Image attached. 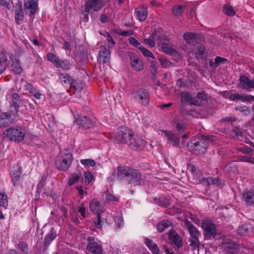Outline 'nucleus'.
I'll return each instance as SVG.
<instances>
[{
    "label": "nucleus",
    "instance_id": "1",
    "mask_svg": "<svg viewBox=\"0 0 254 254\" xmlns=\"http://www.w3.org/2000/svg\"><path fill=\"white\" fill-rule=\"evenodd\" d=\"M118 177L124 178L128 184L135 187L141 185L144 178L142 172L136 169L130 167H118Z\"/></svg>",
    "mask_w": 254,
    "mask_h": 254
},
{
    "label": "nucleus",
    "instance_id": "2",
    "mask_svg": "<svg viewBox=\"0 0 254 254\" xmlns=\"http://www.w3.org/2000/svg\"><path fill=\"white\" fill-rule=\"evenodd\" d=\"M26 132L27 130L25 127L15 126L5 129L3 134L4 137L9 140L15 142H20L24 140Z\"/></svg>",
    "mask_w": 254,
    "mask_h": 254
},
{
    "label": "nucleus",
    "instance_id": "3",
    "mask_svg": "<svg viewBox=\"0 0 254 254\" xmlns=\"http://www.w3.org/2000/svg\"><path fill=\"white\" fill-rule=\"evenodd\" d=\"M187 147L189 151L196 155H199L204 154L206 152L208 144L205 139H202L200 137L189 141L187 143Z\"/></svg>",
    "mask_w": 254,
    "mask_h": 254
},
{
    "label": "nucleus",
    "instance_id": "4",
    "mask_svg": "<svg viewBox=\"0 0 254 254\" xmlns=\"http://www.w3.org/2000/svg\"><path fill=\"white\" fill-rule=\"evenodd\" d=\"M134 132L125 126L121 127L117 133L112 137L113 142L118 144H126L128 145Z\"/></svg>",
    "mask_w": 254,
    "mask_h": 254
},
{
    "label": "nucleus",
    "instance_id": "5",
    "mask_svg": "<svg viewBox=\"0 0 254 254\" xmlns=\"http://www.w3.org/2000/svg\"><path fill=\"white\" fill-rule=\"evenodd\" d=\"M61 159L55 161L56 167L61 171H65L70 167L72 160L73 155L68 149H65L61 152Z\"/></svg>",
    "mask_w": 254,
    "mask_h": 254
},
{
    "label": "nucleus",
    "instance_id": "6",
    "mask_svg": "<svg viewBox=\"0 0 254 254\" xmlns=\"http://www.w3.org/2000/svg\"><path fill=\"white\" fill-rule=\"evenodd\" d=\"M185 226L188 230L190 238L189 239L190 245L193 250L198 248L199 242L198 237L200 233L197 228L188 219L185 221Z\"/></svg>",
    "mask_w": 254,
    "mask_h": 254
},
{
    "label": "nucleus",
    "instance_id": "7",
    "mask_svg": "<svg viewBox=\"0 0 254 254\" xmlns=\"http://www.w3.org/2000/svg\"><path fill=\"white\" fill-rule=\"evenodd\" d=\"M89 208L91 212L97 214V219L93 221L94 223L97 228L102 229V221L100 214L105 211L104 208L101 206L100 202L97 198H93L90 200Z\"/></svg>",
    "mask_w": 254,
    "mask_h": 254
},
{
    "label": "nucleus",
    "instance_id": "8",
    "mask_svg": "<svg viewBox=\"0 0 254 254\" xmlns=\"http://www.w3.org/2000/svg\"><path fill=\"white\" fill-rule=\"evenodd\" d=\"M18 116L16 111L10 110L7 112H2L0 114V127H7L14 123Z\"/></svg>",
    "mask_w": 254,
    "mask_h": 254
},
{
    "label": "nucleus",
    "instance_id": "9",
    "mask_svg": "<svg viewBox=\"0 0 254 254\" xmlns=\"http://www.w3.org/2000/svg\"><path fill=\"white\" fill-rule=\"evenodd\" d=\"M131 95L133 99L142 106H146L149 103V93L145 89L139 88L132 92Z\"/></svg>",
    "mask_w": 254,
    "mask_h": 254
},
{
    "label": "nucleus",
    "instance_id": "10",
    "mask_svg": "<svg viewBox=\"0 0 254 254\" xmlns=\"http://www.w3.org/2000/svg\"><path fill=\"white\" fill-rule=\"evenodd\" d=\"M202 227L204 230V237L208 239H214L217 234L215 225L211 220H206L202 223Z\"/></svg>",
    "mask_w": 254,
    "mask_h": 254
},
{
    "label": "nucleus",
    "instance_id": "11",
    "mask_svg": "<svg viewBox=\"0 0 254 254\" xmlns=\"http://www.w3.org/2000/svg\"><path fill=\"white\" fill-rule=\"evenodd\" d=\"M75 123L78 125L79 127L84 130L93 128L95 126V122L88 116L81 115H77Z\"/></svg>",
    "mask_w": 254,
    "mask_h": 254
},
{
    "label": "nucleus",
    "instance_id": "12",
    "mask_svg": "<svg viewBox=\"0 0 254 254\" xmlns=\"http://www.w3.org/2000/svg\"><path fill=\"white\" fill-rule=\"evenodd\" d=\"M87 250L91 254H102V246L97 243L93 237H88L87 238Z\"/></svg>",
    "mask_w": 254,
    "mask_h": 254
},
{
    "label": "nucleus",
    "instance_id": "13",
    "mask_svg": "<svg viewBox=\"0 0 254 254\" xmlns=\"http://www.w3.org/2000/svg\"><path fill=\"white\" fill-rule=\"evenodd\" d=\"M238 87L247 91H251L252 89H254V79H250L248 76L241 75Z\"/></svg>",
    "mask_w": 254,
    "mask_h": 254
},
{
    "label": "nucleus",
    "instance_id": "14",
    "mask_svg": "<svg viewBox=\"0 0 254 254\" xmlns=\"http://www.w3.org/2000/svg\"><path fill=\"white\" fill-rule=\"evenodd\" d=\"M145 144L146 142L144 139L134 133L130 139L128 146L132 150H138L142 149L145 147Z\"/></svg>",
    "mask_w": 254,
    "mask_h": 254
},
{
    "label": "nucleus",
    "instance_id": "15",
    "mask_svg": "<svg viewBox=\"0 0 254 254\" xmlns=\"http://www.w3.org/2000/svg\"><path fill=\"white\" fill-rule=\"evenodd\" d=\"M168 238L169 243L176 251L183 246V239L176 232H170Z\"/></svg>",
    "mask_w": 254,
    "mask_h": 254
},
{
    "label": "nucleus",
    "instance_id": "16",
    "mask_svg": "<svg viewBox=\"0 0 254 254\" xmlns=\"http://www.w3.org/2000/svg\"><path fill=\"white\" fill-rule=\"evenodd\" d=\"M39 0H24L25 10H29V15L34 16L36 10L38 9Z\"/></svg>",
    "mask_w": 254,
    "mask_h": 254
},
{
    "label": "nucleus",
    "instance_id": "17",
    "mask_svg": "<svg viewBox=\"0 0 254 254\" xmlns=\"http://www.w3.org/2000/svg\"><path fill=\"white\" fill-rule=\"evenodd\" d=\"M104 3L102 0H88L84 4V7L93 12L100 10L104 6Z\"/></svg>",
    "mask_w": 254,
    "mask_h": 254
},
{
    "label": "nucleus",
    "instance_id": "18",
    "mask_svg": "<svg viewBox=\"0 0 254 254\" xmlns=\"http://www.w3.org/2000/svg\"><path fill=\"white\" fill-rule=\"evenodd\" d=\"M162 132L164 133V136L166 138L168 143L171 144L174 147H179L180 146V138L177 135L172 131L162 130Z\"/></svg>",
    "mask_w": 254,
    "mask_h": 254
},
{
    "label": "nucleus",
    "instance_id": "19",
    "mask_svg": "<svg viewBox=\"0 0 254 254\" xmlns=\"http://www.w3.org/2000/svg\"><path fill=\"white\" fill-rule=\"evenodd\" d=\"M130 65L132 68L137 71H140L143 69L144 64L143 62L134 54L129 55Z\"/></svg>",
    "mask_w": 254,
    "mask_h": 254
},
{
    "label": "nucleus",
    "instance_id": "20",
    "mask_svg": "<svg viewBox=\"0 0 254 254\" xmlns=\"http://www.w3.org/2000/svg\"><path fill=\"white\" fill-rule=\"evenodd\" d=\"M110 59V51L106 46H102L97 58L100 64H105L109 62Z\"/></svg>",
    "mask_w": 254,
    "mask_h": 254
},
{
    "label": "nucleus",
    "instance_id": "21",
    "mask_svg": "<svg viewBox=\"0 0 254 254\" xmlns=\"http://www.w3.org/2000/svg\"><path fill=\"white\" fill-rule=\"evenodd\" d=\"M200 35L198 33L186 32L183 35L184 39L186 42L191 46H195L200 38Z\"/></svg>",
    "mask_w": 254,
    "mask_h": 254
},
{
    "label": "nucleus",
    "instance_id": "22",
    "mask_svg": "<svg viewBox=\"0 0 254 254\" xmlns=\"http://www.w3.org/2000/svg\"><path fill=\"white\" fill-rule=\"evenodd\" d=\"M135 13L137 19L140 21H144L146 19L148 15L147 7L142 5L135 9Z\"/></svg>",
    "mask_w": 254,
    "mask_h": 254
},
{
    "label": "nucleus",
    "instance_id": "23",
    "mask_svg": "<svg viewBox=\"0 0 254 254\" xmlns=\"http://www.w3.org/2000/svg\"><path fill=\"white\" fill-rule=\"evenodd\" d=\"M56 231L54 228H52L51 229L50 232L46 235L44 238L43 247V249L44 251H46L47 250L50 244L56 238Z\"/></svg>",
    "mask_w": 254,
    "mask_h": 254
},
{
    "label": "nucleus",
    "instance_id": "24",
    "mask_svg": "<svg viewBox=\"0 0 254 254\" xmlns=\"http://www.w3.org/2000/svg\"><path fill=\"white\" fill-rule=\"evenodd\" d=\"M196 98L201 101L199 102L197 101L196 98L190 97L188 98V101L191 105L201 106L202 104L201 101L207 100V95L204 92H198L197 94Z\"/></svg>",
    "mask_w": 254,
    "mask_h": 254
},
{
    "label": "nucleus",
    "instance_id": "25",
    "mask_svg": "<svg viewBox=\"0 0 254 254\" xmlns=\"http://www.w3.org/2000/svg\"><path fill=\"white\" fill-rule=\"evenodd\" d=\"M172 126L176 129V130L181 133H183L186 127L183 120H181L178 117H174L172 121Z\"/></svg>",
    "mask_w": 254,
    "mask_h": 254
},
{
    "label": "nucleus",
    "instance_id": "26",
    "mask_svg": "<svg viewBox=\"0 0 254 254\" xmlns=\"http://www.w3.org/2000/svg\"><path fill=\"white\" fill-rule=\"evenodd\" d=\"M243 198L245 203L249 205L254 204V189L247 190L244 192Z\"/></svg>",
    "mask_w": 254,
    "mask_h": 254
},
{
    "label": "nucleus",
    "instance_id": "27",
    "mask_svg": "<svg viewBox=\"0 0 254 254\" xmlns=\"http://www.w3.org/2000/svg\"><path fill=\"white\" fill-rule=\"evenodd\" d=\"M195 57L198 59H203L207 56L204 46L202 44H197L193 51Z\"/></svg>",
    "mask_w": 254,
    "mask_h": 254
},
{
    "label": "nucleus",
    "instance_id": "28",
    "mask_svg": "<svg viewBox=\"0 0 254 254\" xmlns=\"http://www.w3.org/2000/svg\"><path fill=\"white\" fill-rule=\"evenodd\" d=\"M21 174V171L20 168H16L11 173L10 177L11 182L14 186H16L20 184Z\"/></svg>",
    "mask_w": 254,
    "mask_h": 254
},
{
    "label": "nucleus",
    "instance_id": "29",
    "mask_svg": "<svg viewBox=\"0 0 254 254\" xmlns=\"http://www.w3.org/2000/svg\"><path fill=\"white\" fill-rule=\"evenodd\" d=\"M12 104L10 106L9 109L16 111V113H18L19 104L21 102L19 95L17 93H14L12 95Z\"/></svg>",
    "mask_w": 254,
    "mask_h": 254
},
{
    "label": "nucleus",
    "instance_id": "30",
    "mask_svg": "<svg viewBox=\"0 0 254 254\" xmlns=\"http://www.w3.org/2000/svg\"><path fill=\"white\" fill-rule=\"evenodd\" d=\"M12 64L11 65V70L16 74H20L23 71L22 67L20 63V60L17 59L11 58Z\"/></svg>",
    "mask_w": 254,
    "mask_h": 254
},
{
    "label": "nucleus",
    "instance_id": "31",
    "mask_svg": "<svg viewBox=\"0 0 254 254\" xmlns=\"http://www.w3.org/2000/svg\"><path fill=\"white\" fill-rule=\"evenodd\" d=\"M153 203L163 207H167L171 205L170 200L166 197H163L160 198L155 197L153 198Z\"/></svg>",
    "mask_w": 254,
    "mask_h": 254
},
{
    "label": "nucleus",
    "instance_id": "32",
    "mask_svg": "<svg viewBox=\"0 0 254 254\" xmlns=\"http://www.w3.org/2000/svg\"><path fill=\"white\" fill-rule=\"evenodd\" d=\"M146 246L152 252L153 254H158L159 250L157 245L149 238H145L144 242Z\"/></svg>",
    "mask_w": 254,
    "mask_h": 254
},
{
    "label": "nucleus",
    "instance_id": "33",
    "mask_svg": "<svg viewBox=\"0 0 254 254\" xmlns=\"http://www.w3.org/2000/svg\"><path fill=\"white\" fill-rule=\"evenodd\" d=\"M185 5H174L172 8V11L173 15L175 16H181L184 13L186 9Z\"/></svg>",
    "mask_w": 254,
    "mask_h": 254
},
{
    "label": "nucleus",
    "instance_id": "34",
    "mask_svg": "<svg viewBox=\"0 0 254 254\" xmlns=\"http://www.w3.org/2000/svg\"><path fill=\"white\" fill-rule=\"evenodd\" d=\"M25 87L36 99H40L41 98L42 95L40 91L36 89L32 84L27 83Z\"/></svg>",
    "mask_w": 254,
    "mask_h": 254
},
{
    "label": "nucleus",
    "instance_id": "35",
    "mask_svg": "<svg viewBox=\"0 0 254 254\" xmlns=\"http://www.w3.org/2000/svg\"><path fill=\"white\" fill-rule=\"evenodd\" d=\"M15 12V22L17 24H19L24 18L23 10L21 3L19 4V9H16Z\"/></svg>",
    "mask_w": 254,
    "mask_h": 254
},
{
    "label": "nucleus",
    "instance_id": "36",
    "mask_svg": "<svg viewBox=\"0 0 254 254\" xmlns=\"http://www.w3.org/2000/svg\"><path fill=\"white\" fill-rule=\"evenodd\" d=\"M8 59L5 54H0V74L2 73L8 65Z\"/></svg>",
    "mask_w": 254,
    "mask_h": 254
},
{
    "label": "nucleus",
    "instance_id": "37",
    "mask_svg": "<svg viewBox=\"0 0 254 254\" xmlns=\"http://www.w3.org/2000/svg\"><path fill=\"white\" fill-rule=\"evenodd\" d=\"M59 79L63 85H70L73 78L67 73H61L59 75Z\"/></svg>",
    "mask_w": 254,
    "mask_h": 254
},
{
    "label": "nucleus",
    "instance_id": "38",
    "mask_svg": "<svg viewBox=\"0 0 254 254\" xmlns=\"http://www.w3.org/2000/svg\"><path fill=\"white\" fill-rule=\"evenodd\" d=\"M157 30H155L151 34L149 38H146L144 39L145 44L148 45L150 47L153 48L155 46V39L156 37Z\"/></svg>",
    "mask_w": 254,
    "mask_h": 254
},
{
    "label": "nucleus",
    "instance_id": "39",
    "mask_svg": "<svg viewBox=\"0 0 254 254\" xmlns=\"http://www.w3.org/2000/svg\"><path fill=\"white\" fill-rule=\"evenodd\" d=\"M155 40L159 45H161L166 43V41H168L166 36L163 33L162 29L157 30Z\"/></svg>",
    "mask_w": 254,
    "mask_h": 254
},
{
    "label": "nucleus",
    "instance_id": "40",
    "mask_svg": "<svg viewBox=\"0 0 254 254\" xmlns=\"http://www.w3.org/2000/svg\"><path fill=\"white\" fill-rule=\"evenodd\" d=\"M47 60L52 62L57 67H60V61L56 55L52 53H48L47 55Z\"/></svg>",
    "mask_w": 254,
    "mask_h": 254
},
{
    "label": "nucleus",
    "instance_id": "41",
    "mask_svg": "<svg viewBox=\"0 0 254 254\" xmlns=\"http://www.w3.org/2000/svg\"><path fill=\"white\" fill-rule=\"evenodd\" d=\"M226 254H239L237 245L234 244H229L225 247Z\"/></svg>",
    "mask_w": 254,
    "mask_h": 254
},
{
    "label": "nucleus",
    "instance_id": "42",
    "mask_svg": "<svg viewBox=\"0 0 254 254\" xmlns=\"http://www.w3.org/2000/svg\"><path fill=\"white\" fill-rule=\"evenodd\" d=\"M171 225L172 223L170 221L163 220L157 224V229L159 232L162 233Z\"/></svg>",
    "mask_w": 254,
    "mask_h": 254
},
{
    "label": "nucleus",
    "instance_id": "43",
    "mask_svg": "<svg viewBox=\"0 0 254 254\" xmlns=\"http://www.w3.org/2000/svg\"><path fill=\"white\" fill-rule=\"evenodd\" d=\"M81 177L82 173L81 172H79L78 173H73L71 175L68 179V185L69 186H72L73 184L78 181Z\"/></svg>",
    "mask_w": 254,
    "mask_h": 254
},
{
    "label": "nucleus",
    "instance_id": "44",
    "mask_svg": "<svg viewBox=\"0 0 254 254\" xmlns=\"http://www.w3.org/2000/svg\"><path fill=\"white\" fill-rule=\"evenodd\" d=\"M8 201L6 193L0 192V206L6 209L8 206Z\"/></svg>",
    "mask_w": 254,
    "mask_h": 254
},
{
    "label": "nucleus",
    "instance_id": "45",
    "mask_svg": "<svg viewBox=\"0 0 254 254\" xmlns=\"http://www.w3.org/2000/svg\"><path fill=\"white\" fill-rule=\"evenodd\" d=\"M70 87L75 89V91H80L83 89V84L79 80H75L73 78L71 82Z\"/></svg>",
    "mask_w": 254,
    "mask_h": 254
},
{
    "label": "nucleus",
    "instance_id": "46",
    "mask_svg": "<svg viewBox=\"0 0 254 254\" xmlns=\"http://www.w3.org/2000/svg\"><path fill=\"white\" fill-rule=\"evenodd\" d=\"M250 225L244 224L238 228V233L240 235H246L250 233Z\"/></svg>",
    "mask_w": 254,
    "mask_h": 254
},
{
    "label": "nucleus",
    "instance_id": "47",
    "mask_svg": "<svg viewBox=\"0 0 254 254\" xmlns=\"http://www.w3.org/2000/svg\"><path fill=\"white\" fill-rule=\"evenodd\" d=\"M161 46V49L164 53L168 55H173L176 51L169 46L168 43H163Z\"/></svg>",
    "mask_w": 254,
    "mask_h": 254
},
{
    "label": "nucleus",
    "instance_id": "48",
    "mask_svg": "<svg viewBox=\"0 0 254 254\" xmlns=\"http://www.w3.org/2000/svg\"><path fill=\"white\" fill-rule=\"evenodd\" d=\"M223 11L228 16H232L235 15V11L232 6L224 5L223 7Z\"/></svg>",
    "mask_w": 254,
    "mask_h": 254
},
{
    "label": "nucleus",
    "instance_id": "49",
    "mask_svg": "<svg viewBox=\"0 0 254 254\" xmlns=\"http://www.w3.org/2000/svg\"><path fill=\"white\" fill-rule=\"evenodd\" d=\"M18 248L22 254H28V247L26 242L23 241L19 242L18 244Z\"/></svg>",
    "mask_w": 254,
    "mask_h": 254
},
{
    "label": "nucleus",
    "instance_id": "50",
    "mask_svg": "<svg viewBox=\"0 0 254 254\" xmlns=\"http://www.w3.org/2000/svg\"><path fill=\"white\" fill-rule=\"evenodd\" d=\"M105 37L106 38V41L108 42V48L114 47L115 45V42L112 36L109 33L105 31V33L103 34Z\"/></svg>",
    "mask_w": 254,
    "mask_h": 254
},
{
    "label": "nucleus",
    "instance_id": "51",
    "mask_svg": "<svg viewBox=\"0 0 254 254\" xmlns=\"http://www.w3.org/2000/svg\"><path fill=\"white\" fill-rule=\"evenodd\" d=\"M138 49L142 52L145 57L152 58L153 60L155 59V57L153 54L148 49L141 46L138 47Z\"/></svg>",
    "mask_w": 254,
    "mask_h": 254
},
{
    "label": "nucleus",
    "instance_id": "52",
    "mask_svg": "<svg viewBox=\"0 0 254 254\" xmlns=\"http://www.w3.org/2000/svg\"><path fill=\"white\" fill-rule=\"evenodd\" d=\"M235 109L243 113L245 116H248L250 115L251 113L250 109L246 106H237L235 107Z\"/></svg>",
    "mask_w": 254,
    "mask_h": 254
},
{
    "label": "nucleus",
    "instance_id": "53",
    "mask_svg": "<svg viewBox=\"0 0 254 254\" xmlns=\"http://www.w3.org/2000/svg\"><path fill=\"white\" fill-rule=\"evenodd\" d=\"M211 185H215L219 188H222L224 186V184L221 182V180L218 178L211 177Z\"/></svg>",
    "mask_w": 254,
    "mask_h": 254
},
{
    "label": "nucleus",
    "instance_id": "54",
    "mask_svg": "<svg viewBox=\"0 0 254 254\" xmlns=\"http://www.w3.org/2000/svg\"><path fill=\"white\" fill-rule=\"evenodd\" d=\"M85 182L86 185H89L92 181L93 176L90 172L86 171L84 173Z\"/></svg>",
    "mask_w": 254,
    "mask_h": 254
},
{
    "label": "nucleus",
    "instance_id": "55",
    "mask_svg": "<svg viewBox=\"0 0 254 254\" xmlns=\"http://www.w3.org/2000/svg\"><path fill=\"white\" fill-rule=\"evenodd\" d=\"M227 61L226 58L220 57L219 56L216 57L214 59V68L218 66L221 64H224Z\"/></svg>",
    "mask_w": 254,
    "mask_h": 254
},
{
    "label": "nucleus",
    "instance_id": "56",
    "mask_svg": "<svg viewBox=\"0 0 254 254\" xmlns=\"http://www.w3.org/2000/svg\"><path fill=\"white\" fill-rule=\"evenodd\" d=\"M244 94H231L229 96V99L232 101L240 100L243 102Z\"/></svg>",
    "mask_w": 254,
    "mask_h": 254
},
{
    "label": "nucleus",
    "instance_id": "57",
    "mask_svg": "<svg viewBox=\"0 0 254 254\" xmlns=\"http://www.w3.org/2000/svg\"><path fill=\"white\" fill-rule=\"evenodd\" d=\"M159 61L160 62L161 65L165 67L170 66L172 64L171 62L163 57H160L159 58Z\"/></svg>",
    "mask_w": 254,
    "mask_h": 254
},
{
    "label": "nucleus",
    "instance_id": "58",
    "mask_svg": "<svg viewBox=\"0 0 254 254\" xmlns=\"http://www.w3.org/2000/svg\"><path fill=\"white\" fill-rule=\"evenodd\" d=\"M237 149L238 151L245 154H251L252 152V149L247 146L242 147H238Z\"/></svg>",
    "mask_w": 254,
    "mask_h": 254
},
{
    "label": "nucleus",
    "instance_id": "59",
    "mask_svg": "<svg viewBox=\"0 0 254 254\" xmlns=\"http://www.w3.org/2000/svg\"><path fill=\"white\" fill-rule=\"evenodd\" d=\"M60 67L65 70H68L70 68V63L66 60H62L60 62Z\"/></svg>",
    "mask_w": 254,
    "mask_h": 254
},
{
    "label": "nucleus",
    "instance_id": "60",
    "mask_svg": "<svg viewBox=\"0 0 254 254\" xmlns=\"http://www.w3.org/2000/svg\"><path fill=\"white\" fill-rule=\"evenodd\" d=\"M81 163L83 165L90 166L94 167L96 165V162L92 159H82L81 160Z\"/></svg>",
    "mask_w": 254,
    "mask_h": 254
},
{
    "label": "nucleus",
    "instance_id": "61",
    "mask_svg": "<svg viewBox=\"0 0 254 254\" xmlns=\"http://www.w3.org/2000/svg\"><path fill=\"white\" fill-rule=\"evenodd\" d=\"M128 42L131 45L135 47H138V46L140 45V43L135 38L132 37H130L128 38Z\"/></svg>",
    "mask_w": 254,
    "mask_h": 254
},
{
    "label": "nucleus",
    "instance_id": "62",
    "mask_svg": "<svg viewBox=\"0 0 254 254\" xmlns=\"http://www.w3.org/2000/svg\"><path fill=\"white\" fill-rule=\"evenodd\" d=\"M200 137L202 139H205L208 144L209 142H213L215 138V136L213 135H202Z\"/></svg>",
    "mask_w": 254,
    "mask_h": 254
},
{
    "label": "nucleus",
    "instance_id": "63",
    "mask_svg": "<svg viewBox=\"0 0 254 254\" xmlns=\"http://www.w3.org/2000/svg\"><path fill=\"white\" fill-rule=\"evenodd\" d=\"M188 170L193 175L196 174V168L192 164L190 163L188 164Z\"/></svg>",
    "mask_w": 254,
    "mask_h": 254
},
{
    "label": "nucleus",
    "instance_id": "64",
    "mask_svg": "<svg viewBox=\"0 0 254 254\" xmlns=\"http://www.w3.org/2000/svg\"><path fill=\"white\" fill-rule=\"evenodd\" d=\"M211 177H203L200 180V182L204 185L209 186L211 185Z\"/></svg>",
    "mask_w": 254,
    "mask_h": 254
}]
</instances>
